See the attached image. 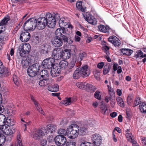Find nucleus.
Instances as JSON below:
<instances>
[{
    "label": "nucleus",
    "mask_w": 146,
    "mask_h": 146,
    "mask_svg": "<svg viewBox=\"0 0 146 146\" xmlns=\"http://www.w3.org/2000/svg\"><path fill=\"white\" fill-rule=\"evenodd\" d=\"M79 132L80 129L78 125L75 124H72L67 127V135L69 138L74 139L78 136Z\"/></svg>",
    "instance_id": "obj_1"
},
{
    "label": "nucleus",
    "mask_w": 146,
    "mask_h": 146,
    "mask_svg": "<svg viewBox=\"0 0 146 146\" xmlns=\"http://www.w3.org/2000/svg\"><path fill=\"white\" fill-rule=\"evenodd\" d=\"M23 27L25 29L28 31L34 30L37 27L36 19L35 18H32L27 21L24 23Z\"/></svg>",
    "instance_id": "obj_2"
},
{
    "label": "nucleus",
    "mask_w": 146,
    "mask_h": 146,
    "mask_svg": "<svg viewBox=\"0 0 146 146\" xmlns=\"http://www.w3.org/2000/svg\"><path fill=\"white\" fill-rule=\"evenodd\" d=\"M30 49V45L29 43H26L20 45L19 48L20 56L21 57H24L26 54L29 53Z\"/></svg>",
    "instance_id": "obj_3"
},
{
    "label": "nucleus",
    "mask_w": 146,
    "mask_h": 146,
    "mask_svg": "<svg viewBox=\"0 0 146 146\" xmlns=\"http://www.w3.org/2000/svg\"><path fill=\"white\" fill-rule=\"evenodd\" d=\"M64 54V52L61 48H56L52 51V56L54 60H58L62 58Z\"/></svg>",
    "instance_id": "obj_4"
},
{
    "label": "nucleus",
    "mask_w": 146,
    "mask_h": 146,
    "mask_svg": "<svg viewBox=\"0 0 146 146\" xmlns=\"http://www.w3.org/2000/svg\"><path fill=\"white\" fill-rule=\"evenodd\" d=\"M55 62L54 60L52 58H49L44 60L42 62V66L45 69H49L53 66Z\"/></svg>",
    "instance_id": "obj_5"
},
{
    "label": "nucleus",
    "mask_w": 146,
    "mask_h": 146,
    "mask_svg": "<svg viewBox=\"0 0 146 146\" xmlns=\"http://www.w3.org/2000/svg\"><path fill=\"white\" fill-rule=\"evenodd\" d=\"M37 21V27L39 30H42L45 28L47 25V21L44 17L39 18Z\"/></svg>",
    "instance_id": "obj_6"
},
{
    "label": "nucleus",
    "mask_w": 146,
    "mask_h": 146,
    "mask_svg": "<svg viewBox=\"0 0 146 146\" xmlns=\"http://www.w3.org/2000/svg\"><path fill=\"white\" fill-rule=\"evenodd\" d=\"M55 142L58 146H64L66 142V139L64 136L58 135L54 138Z\"/></svg>",
    "instance_id": "obj_7"
},
{
    "label": "nucleus",
    "mask_w": 146,
    "mask_h": 146,
    "mask_svg": "<svg viewBox=\"0 0 146 146\" xmlns=\"http://www.w3.org/2000/svg\"><path fill=\"white\" fill-rule=\"evenodd\" d=\"M78 68L82 74V76L83 77H87L90 74V71L87 65H83Z\"/></svg>",
    "instance_id": "obj_8"
},
{
    "label": "nucleus",
    "mask_w": 146,
    "mask_h": 146,
    "mask_svg": "<svg viewBox=\"0 0 146 146\" xmlns=\"http://www.w3.org/2000/svg\"><path fill=\"white\" fill-rule=\"evenodd\" d=\"M0 131H2L6 135H11L14 132L15 130L12 129L6 125L0 126Z\"/></svg>",
    "instance_id": "obj_9"
},
{
    "label": "nucleus",
    "mask_w": 146,
    "mask_h": 146,
    "mask_svg": "<svg viewBox=\"0 0 146 146\" xmlns=\"http://www.w3.org/2000/svg\"><path fill=\"white\" fill-rule=\"evenodd\" d=\"M92 140L95 145L99 146L102 143V138L99 134H95L92 135Z\"/></svg>",
    "instance_id": "obj_10"
},
{
    "label": "nucleus",
    "mask_w": 146,
    "mask_h": 146,
    "mask_svg": "<svg viewBox=\"0 0 146 146\" xmlns=\"http://www.w3.org/2000/svg\"><path fill=\"white\" fill-rule=\"evenodd\" d=\"M60 72V66L54 65L51 69V75L52 77H55L59 75Z\"/></svg>",
    "instance_id": "obj_11"
},
{
    "label": "nucleus",
    "mask_w": 146,
    "mask_h": 146,
    "mask_svg": "<svg viewBox=\"0 0 146 146\" xmlns=\"http://www.w3.org/2000/svg\"><path fill=\"white\" fill-rule=\"evenodd\" d=\"M0 74H2L3 76H7L9 75V73L8 69L5 67L3 64V63L0 60Z\"/></svg>",
    "instance_id": "obj_12"
},
{
    "label": "nucleus",
    "mask_w": 146,
    "mask_h": 146,
    "mask_svg": "<svg viewBox=\"0 0 146 146\" xmlns=\"http://www.w3.org/2000/svg\"><path fill=\"white\" fill-rule=\"evenodd\" d=\"M31 37L30 33L28 32H22L20 36V39L23 42H26L28 41Z\"/></svg>",
    "instance_id": "obj_13"
},
{
    "label": "nucleus",
    "mask_w": 146,
    "mask_h": 146,
    "mask_svg": "<svg viewBox=\"0 0 146 146\" xmlns=\"http://www.w3.org/2000/svg\"><path fill=\"white\" fill-rule=\"evenodd\" d=\"M83 16L84 18L89 23L94 25L96 24L97 21L96 19L93 17L92 16L88 14L87 15H86L84 14Z\"/></svg>",
    "instance_id": "obj_14"
},
{
    "label": "nucleus",
    "mask_w": 146,
    "mask_h": 146,
    "mask_svg": "<svg viewBox=\"0 0 146 146\" xmlns=\"http://www.w3.org/2000/svg\"><path fill=\"white\" fill-rule=\"evenodd\" d=\"M52 43L54 46L59 47L62 45V40L60 37H55L52 40Z\"/></svg>",
    "instance_id": "obj_15"
},
{
    "label": "nucleus",
    "mask_w": 146,
    "mask_h": 146,
    "mask_svg": "<svg viewBox=\"0 0 146 146\" xmlns=\"http://www.w3.org/2000/svg\"><path fill=\"white\" fill-rule=\"evenodd\" d=\"M76 86L81 89H85L87 88H90L92 87V85L86 82H78L76 84Z\"/></svg>",
    "instance_id": "obj_16"
},
{
    "label": "nucleus",
    "mask_w": 146,
    "mask_h": 146,
    "mask_svg": "<svg viewBox=\"0 0 146 146\" xmlns=\"http://www.w3.org/2000/svg\"><path fill=\"white\" fill-rule=\"evenodd\" d=\"M45 135L44 132L41 129H38L35 131L33 135V137L35 139H38L40 138L41 136Z\"/></svg>",
    "instance_id": "obj_17"
},
{
    "label": "nucleus",
    "mask_w": 146,
    "mask_h": 146,
    "mask_svg": "<svg viewBox=\"0 0 146 146\" xmlns=\"http://www.w3.org/2000/svg\"><path fill=\"white\" fill-rule=\"evenodd\" d=\"M58 23L59 26L60 28H64V27H66L68 25L70 24L68 22L66 19L63 17L60 18Z\"/></svg>",
    "instance_id": "obj_18"
},
{
    "label": "nucleus",
    "mask_w": 146,
    "mask_h": 146,
    "mask_svg": "<svg viewBox=\"0 0 146 146\" xmlns=\"http://www.w3.org/2000/svg\"><path fill=\"white\" fill-rule=\"evenodd\" d=\"M10 19L9 17L7 16L5 17L0 22V27L2 29H3V30H5L6 28L5 26Z\"/></svg>",
    "instance_id": "obj_19"
},
{
    "label": "nucleus",
    "mask_w": 146,
    "mask_h": 146,
    "mask_svg": "<svg viewBox=\"0 0 146 146\" xmlns=\"http://www.w3.org/2000/svg\"><path fill=\"white\" fill-rule=\"evenodd\" d=\"M15 124V122L13 119H11L10 117H5L4 125H6L7 126H13Z\"/></svg>",
    "instance_id": "obj_20"
},
{
    "label": "nucleus",
    "mask_w": 146,
    "mask_h": 146,
    "mask_svg": "<svg viewBox=\"0 0 146 146\" xmlns=\"http://www.w3.org/2000/svg\"><path fill=\"white\" fill-rule=\"evenodd\" d=\"M57 126L56 125L49 124L46 127V130L48 132L52 133L54 132L56 129Z\"/></svg>",
    "instance_id": "obj_21"
},
{
    "label": "nucleus",
    "mask_w": 146,
    "mask_h": 146,
    "mask_svg": "<svg viewBox=\"0 0 146 146\" xmlns=\"http://www.w3.org/2000/svg\"><path fill=\"white\" fill-rule=\"evenodd\" d=\"M98 29L99 31L105 33H108L109 31V27L102 25H100L98 26Z\"/></svg>",
    "instance_id": "obj_22"
},
{
    "label": "nucleus",
    "mask_w": 146,
    "mask_h": 146,
    "mask_svg": "<svg viewBox=\"0 0 146 146\" xmlns=\"http://www.w3.org/2000/svg\"><path fill=\"white\" fill-rule=\"evenodd\" d=\"M40 79H45V80L49 79V74L48 71L45 70H42L40 74Z\"/></svg>",
    "instance_id": "obj_23"
},
{
    "label": "nucleus",
    "mask_w": 146,
    "mask_h": 146,
    "mask_svg": "<svg viewBox=\"0 0 146 146\" xmlns=\"http://www.w3.org/2000/svg\"><path fill=\"white\" fill-rule=\"evenodd\" d=\"M48 90L51 92H57L59 90V86L57 84H52L48 86Z\"/></svg>",
    "instance_id": "obj_24"
},
{
    "label": "nucleus",
    "mask_w": 146,
    "mask_h": 146,
    "mask_svg": "<svg viewBox=\"0 0 146 146\" xmlns=\"http://www.w3.org/2000/svg\"><path fill=\"white\" fill-rule=\"evenodd\" d=\"M126 136L127 140L131 142L132 143L136 141L132 139L133 136L132 134L130 133V129H127L126 131Z\"/></svg>",
    "instance_id": "obj_25"
},
{
    "label": "nucleus",
    "mask_w": 146,
    "mask_h": 146,
    "mask_svg": "<svg viewBox=\"0 0 146 146\" xmlns=\"http://www.w3.org/2000/svg\"><path fill=\"white\" fill-rule=\"evenodd\" d=\"M64 28H60L56 29L55 31L56 37H60V36L63 34H64Z\"/></svg>",
    "instance_id": "obj_26"
},
{
    "label": "nucleus",
    "mask_w": 146,
    "mask_h": 146,
    "mask_svg": "<svg viewBox=\"0 0 146 146\" xmlns=\"http://www.w3.org/2000/svg\"><path fill=\"white\" fill-rule=\"evenodd\" d=\"M66 30L64 28V34L69 35L71 34L72 32V29L73 26L70 24L67 26Z\"/></svg>",
    "instance_id": "obj_27"
},
{
    "label": "nucleus",
    "mask_w": 146,
    "mask_h": 146,
    "mask_svg": "<svg viewBox=\"0 0 146 146\" xmlns=\"http://www.w3.org/2000/svg\"><path fill=\"white\" fill-rule=\"evenodd\" d=\"M121 51L123 55H130L133 52V51L127 48H122L121 49Z\"/></svg>",
    "instance_id": "obj_28"
},
{
    "label": "nucleus",
    "mask_w": 146,
    "mask_h": 146,
    "mask_svg": "<svg viewBox=\"0 0 146 146\" xmlns=\"http://www.w3.org/2000/svg\"><path fill=\"white\" fill-rule=\"evenodd\" d=\"M81 76H82V74L80 73V71H79L78 68L75 71L73 74V78L74 79H78Z\"/></svg>",
    "instance_id": "obj_29"
},
{
    "label": "nucleus",
    "mask_w": 146,
    "mask_h": 146,
    "mask_svg": "<svg viewBox=\"0 0 146 146\" xmlns=\"http://www.w3.org/2000/svg\"><path fill=\"white\" fill-rule=\"evenodd\" d=\"M139 108L142 113H146V103L144 102L140 103L139 106Z\"/></svg>",
    "instance_id": "obj_30"
},
{
    "label": "nucleus",
    "mask_w": 146,
    "mask_h": 146,
    "mask_svg": "<svg viewBox=\"0 0 146 146\" xmlns=\"http://www.w3.org/2000/svg\"><path fill=\"white\" fill-rule=\"evenodd\" d=\"M47 25L48 27L50 28H53L56 24V22L54 19H50L47 20Z\"/></svg>",
    "instance_id": "obj_31"
},
{
    "label": "nucleus",
    "mask_w": 146,
    "mask_h": 146,
    "mask_svg": "<svg viewBox=\"0 0 146 146\" xmlns=\"http://www.w3.org/2000/svg\"><path fill=\"white\" fill-rule=\"evenodd\" d=\"M27 72L28 75L30 77H33L37 75V72L35 71L33 69L30 67L28 68L27 69Z\"/></svg>",
    "instance_id": "obj_32"
},
{
    "label": "nucleus",
    "mask_w": 146,
    "mask_h": 146,
    "mask_svg": "<svg viewBox=\"0 0 146 146\" xmlns=\"http://www.w3.org/2000/svg\"><path fill=\"white\" fill-rule=\"evenodd\" d=\"M87 56L86 53L84 52L80 53L78 55L77 60L79 62H80L84 57Z\"/></svg>",
    "instance_id": "obj_33"
},
{
    "label": "nucleus",
    "mask_w": 146,
    "mask_h": 146,
    "mask_svg": "<svg viewBox=\"0 0 146 146\" xmlns=\"http://www.w3.org/2000/svg\"><path fill=\"white\" fill-rule=\"evenodd\" d=\"M29 67L33 69L34 71H36L37 72L40 69V66L38 63H36L33 64L32 66H30Z\"/></svg>",
    "instance_id": "obj_34"
},
{
    "label": "nucleus",
    "mask_w": 146,
    "mask_h": 146,
    "mask_svg": "<svg viewBox=\"0 0 146 146\" xmlns=\"http://www.w3.org/2000/svg\"><path fill=\"white\" fill-rule=\"evenodd\" d=\"M31 99L33 102H34V104L37 110H40L41 108L38 102L35 99L34 97L33 96H31Z\"/></svg>",
    "instance_id": "obj_35"
},
{
    "label": "nucleus",
    "mask_w": 146,
    "mask_h": 146,
    "mask_svg": "<svg viewBox=\"0 0 146 146\" xmlns=\"http://www.w3.org/2000/svg\"><path fill=\"white\" fill-rule=\"evenodd\" d=\"M116 100L117 104L121 107L124 106V104L122 99L120 97H117L116 98Z\"/></svg>",
    "instance_id": "obj_36"
},
{
    "label": "nucleus",
    "mask_w": 146,
    "mask_h": 146,
    "mask_svg": "<svg viewBox=\"0 0 146 146\" xmlns=\"http://www.w3.org/2000/svg\"><path fill=\"white\" fill-rule=\"evenodd\" d=\"M39 81L38 84L41 86H45L48 84V80H45V79H41Z\"/></svg>",
    "instance_id": "obj_37"
},
{
    "label": "nucleus",
    "mask_w": 146,
    "mask_h": 146,
    "mask_svg": "<svg viewBox=\"0 0 146 146\" xmlns=\"http://www.w3.org/2000/svg\"><path fill=\"white\" fill-rule=\"evenodd\" d=\"M72 102V100L71 98H66L65 100H62L61 102L62 104L66 106L71 104Z\"/></svg>",
    "instance_id": "obj_38"
},
{
    "label": "nucleus",
    "mask_w": 146,
    "mask_h": 146,
    "mask_svg": "<svg viewBox=\"0 0 146 146\" xmlns=\"http://www.w3.org/2000/svg\"><path fill=\"white\" fill-rule=\"evenodd\" d=\"M60 66L62 68H66L68 67V63L66 61L62 60L59 63Z\"/></svg>",
    "instance_id": "obj_39"
},
{
    "label": "nucleus",
    "mask_w": 146,
    "mask_h": 146,
    "mask_svg": "<svg viewBox=\"0 0 146 146\" xmlns=\"http://www.w3.org/2000/svg\"><path fill=\"white\" fill-rule=\"evenodd\" d=\"M5 141V137L0 131V146L3 145Z\"/></svg>",
    "instance_id": "obj_40"
},
{
    "label": "nucleus",
    "mask_w": 146,
    "mask_h": 146,
    "mask_svg": "<svg viewBox=\"0 0 146 146\" xmlns=\"http://www.w3.org/2000/svg\"><path fill=\"white\" fill-rule=\"evenodd\" d=\"M77 8L82 12L85 11V9L84 8L82 5V3L81 1H78L76 3Z\"/></svg>",
    "instance_id": "obj_41"
},
{
    "label": "nucleus",
    "mask_w": 146,
    "mask_h": 146,
    "mask_svg": "<svg viewBox=\"0 0 146 146\" xmlns=\"http://www.w3.org/2000/svg\"><path fill=\"white\" fill-rule=\"evenodd\" d=\"M134 57L136 58H143L142 52L140 50L137 51H136L135 54L134 56Z\"/></svg>",
    "instance_id": "obj_42"
},
{
    "label": "nucleus",
    "mask_w": 146,
    "mask_h": 146,
    "mask_svg": "<svg viewBox=\"0 0 146 146\" xmlns=\"http://www.w3.org/2000/svg\"><path fill=\"white\" fill-rule=\"evenodd\" d=\"M13 80L14 83L17 86H19L20 84V82L19 77L15 75H13Z\"/></svg>",
    "instance_id": "obj_43"
},
{
    "label": "nucleus",
    "mask_w": 146,
    "mask_h": 146,
    "mask_svg": "<svg viewBox=\"0 0 146 146\" xmlns=\"http://www.w3.org/2000/svg\"><path fill=\"white\" fill-rule=\"evenodd\" d=\"M76 62V60L75 59H73L71 61L69 64L68 65V67L69 69H72L73 68Z\"/></svg>",
    "instance_id": "obj_44"
},
{
    "label": "nucleus",
    "mask_w": 146,
    "mask_h": 146,
    "mask_svg": "<svg viewBox=\"0 0 146 146\" xmlns=\"http://www.w3.org/2000/svg\"><path fill=\"white\" fill-rule=\"evenodd\" d=\"M5 116L2 114H0V126H2L4 125Z\"/></svg>",
    "instance_id": "obj_45"
},
{
    "label": "nucleus",
    "mask_w": 146,
    "mask_h": 146,
    "mask_svg": "<svg viewBox=\"0 0 146 146\" xmlns=\"http://www.w3.org/2000/svg\"><path fill=\"white\" fill-rule=\"evenodd\" d=\"M110 70V67L109 66H105L103 69V73L104 75H106L108 73Z\"/></svg>",
    "instance_id": "obj_46"
},
{
    "label": "nucleus",
    "mask_w": 146,
    "mask_h": 146,
    "mask_svg": "<svg viewBox=\"0 0 146 146\" xmlns=\"http://www.w3.org/2000/svg\"><path fill=\"white\" fill-rule=\"evenodd\" d=\"M17 145H22L21 136L19 133H18L17 135Z\"/></svg>",
    "instance_id": "obj_47"
},
{
    "label": "nucleus",
    "mask_w": 146,
    "mask_h": 146,
    "mask_svg": "<svg viewBox=\"0 0 146 146\" xmlns=\"http://www.w3.org/2000/svg\"><path fill=\"white\" fill-rule=\"evenodd\" d=\"M66 146H75L76 144V142L73 140H70L66 143Z\"/></svg>",
    "instance_id": "obj_48"
},
{
    "label": "nucleus",
    "mask_w": 146,
    "mask_h": 146,
    "mask_svg": "<svg viewBox=\"0 0 146 146\" xmlns=\"http://www.w3.org/2000/svg\"><path fill=\"white\" fill-rule=\"evenodd\" d=\"M93 144L90 142L84 141L82 142L80 146H93Z\"/></svg>",
    "instance_id": "obj_49"
},
{
    "label": "nucleus",
    "mask_w": 146,
    "mask_h": 146,
    "mask_svg": "<svg viewBox=\"0 0 146 146\" xmlns=\"http://www.w3.org/2000/svg\"><path fill=\"white\" fill-rule=\"evenodd\" d=\"M66 130L62 129H59L58 131V134H59V135L64 136L66 135Z\"/></svg>",
    "instance_id": "obj_50"
},
{
    "label": "nucleus",
    "mask_w": 146,
    "mask_h": 146,
    "mask_svg": "<svg viewBox=\"0 0 146 146\" xmlns=\"http://www.w3.org/2000/svg\"><path fill=\"white\" fill-rule=\"evenodd\" d=\"M115 40L112 44L115 47H118L121 44L120 41L117 38V39H116Z\"/></svg>",
    "instance_id": "obj_51"
},
{
    "label": "nucleus",
    "mask_w": 146,
    "mask_h": 146,
    "mask_svg": "<svg viewBox=\"0 0 146 146\" xmlns=\"http://www.w3.org/2000/svg\"><path fill=\"white\" fill-rule=\"evenodd\" d=\"M80 131L82 135H85L87 133V129L84 127H82L80 128Z\"/></svg>",
    "instance_id": "obj_52"
},
{
    "label": "nucleus",
    "mask_w": 146,
    "mask_h": 146,
    "mask_svg": "<svg viewBox=\"0 0 146 146\" xmlns=\"http://www.w3.org/2000/svg\"><path fill=\"white\" fill-rule=\"evenodd\" d=\"M100 92L96 91L94 94V96L95 98L99 100L101 99V96L100 94Z\"/></svg>",
    "instance_id": "obj_53"
},
{
    "label": "nucleus",
    "mask_w": 146,
    "mask_h": 146,
    "mask_svg": "<svg viewBox=\"0 0 146 146\" xmlns=\"http://www.w3.org/2000/svg\"><path fill=\"white\" fill-rule=\"evenodd\" d=\"M133 102V97L131 96H129L127 97V104L131 105Z\"/></svg>",
    "instance_id": "obj_54"
},
{
    "label": "nucleus",
    "mask_w": 146,
    "mask_h": 146,
    "mask_svg": "<svg viewBox=\"0 0 146 146\" xmlns=\"http://www.w3.org/2000/svg\"><path fill=\"white\" fill-rule=\"evenodd\" d=\"M117 37L115 36H112L108 38V40L110 42L112 43L113 42V41L115 40L116 39H117Z\"/></svg>",
    "instance_id": "obj_55"
},
{
    "label": "nucleus",
    "mask_w": 146,
    "mask_h": 146,
    "mask_svg": "<svg viewBox=\"0 0 146 146\" xmlns=\"http://www.w3.org/2000/svg\"><path fill=\"white\" fill-rule=\"evenodd\" d=\"M60 15L58 13H54L53 15V19H55L56 22L57 20L60 19Z\"/></svg>",
    "instance_id": "obj_56"
},
{
    "label": "nucleus",
    "mask_w": 146,
    "mask_h": 146,
    "mask_svg": "<svg viewBox=\"0 0 146 146\" xmlns=\"http://www.w3.org/2000/svg\"><path fill=\"white\" fill-rule=\"evenodd\" d=\"M45 18L47 20H51L53 19V15L50 13H47L46 14Z\"/></svg>",
    "instance_id": "obj_57"
},
{
    "label": "nucleus",
    "mask_w": 146,
    "mask_h": 146,
    "mask_svg": "<svg viewBox=\"0 0 146 146\" xmlns=\"http://www.w3.org/2000/svg\"><path fill=\"white\" fill-rule=\"evenodd\" d=\"M68 50H65L63 52H64V54L63 56H64L66 57V58L68 59L70 57V53L67 51Z\"/></svg>",
    "instance_id": "obj_58"
},
{
    "label": "nucleus",
    "mask_w": 146,
    "mask_h": 146,
    "mask_svg": "<svg viewBox=\"0 0 146 146\" xmlns=\"http://www.w3.org/2000/svg\"><path fill=\"white\" fill-rule=\"evenodd\" d=\"M107 86L108 87V91L109 92V94H110V95L111 96V95L112 94H113L114 93V91L113 89H112L111 88V87L109 85H108Z\"/></svg>",
    "instance_id": "obj_59"
},
{
    "label": "nucleus",
    "mask_w": 146,
    "mask_h": 146,
    "mask_svg": "<svg viewBox=\"0 0 146 146\" xmlns=\"http://www.w3.org/2000/svg\"><path fill=\"white\" fill-rule=\"evenodd\" d=\"M110 48L107 46H104L103 47V49L104 50L106 54H109V49Z\"/></svg>",
    "instance_id": "obj_60"
},
{
    "label": "nucleus",
    "mask_w": 146,
    "mask_h": 146,
    "mask_svg": "<svg viewBox=\"0 0 146 146\" xmlns=\"http://www.w3.org/2000/svg\"><path fill=\"white\" fill-rule=\"evenodd\" d=\"M66 35V34H62L61 36H60V37H61L62 38L61 39L62 40H63L64 42H67L68 40V37Z\"/></svg>",
    "instance_id": "obj_61"
},
{
    "label": "nucleus",
    "mask_w": 146,
    "mask_h": 146,
    "mask_svg": "<svg viewBox=\"0 0 146 146\" xmlns=\"http://www.w3.org/2000/svg\"><path fill=\"white\" fill-rule=\"evenodd\" d=\"M94 76L95 78L97 80H99L100 79V72L97 70L94 72Z\"/></svg>",
    "instance_id": "obj_62"
},
{
    "label": "nucleus",
    "mask_w": 146,
    "mask_h": 146,
    "mask_svg": "<svg viewBox=\"0 0 146 146\" xmlns=\"http://www.w3.org/2000/svg\"><path fill=\"white\" fill-rule=\"evenodd\" d=\"M101 112L102 113L104 114L107 110L106 107L104 105L101 106Z\"/></svg>",
    "instance_id": "obj_63"
},
{
    "label": "nucleus",
    "mask_w": 146,
    "mask_h": 146,
    "mask_svg": "<svg viewBox=\"0 0 146 146\" xmlns=\"http://www.w3.org/2000/svg\"><path fill=\"white\" fill-rule=\"evenodd\" d=\"M140 102V100L138 98H136L134 103V106H136L138 105Z\"/></svg>",
    "instance_id": "obj_64"
}]
</instances>
